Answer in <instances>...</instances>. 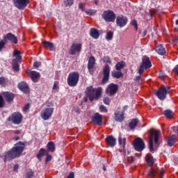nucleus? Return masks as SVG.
Instances as JSON below:
<instances>
[{"label":"nucleus","instance_id":"obj_32","mask_svg":"<svg viewBox=\"0 0 178 178\" xmlns=\"http://www.w3.org/2000/svg\"><path fill=\"white\" fill-rule=\"evenodd\" d=\"M112 76L115 77V79H120L123 77V73L120 71H113L111 72Z\"/></svg>","mask_w":178,"mask_h":178},{"label":"nucleus","instance_id":"obj_13","mask_svg":"<svg viewBox=\"0 0 178 178\" xmlns=\"http://www.w3.org/2000/svg\"><path fill=\"white\" fill-rule=\"evenodd\" d=\"M127 22H129V19H127V17L124 15H120L118 16L116 18V24L118 27H124L126 24H127Z\"/></svg>","mask_w":178,"mask_h":178},{"label":"nucleus","instance_id":"obj_37","mask_svg":"<svg viewBox=\"0 0 178 178\" xmlns=\"http://www.w3.org/2000/svg\"><path fill=\"white\" fill-rule=\"evenodd\" d=\"M106 41H112L113 40V33L112 31H108L106 33Z\"/></svg>","mask_w":178,"mask_h":178},{"label":"nucleus","instance_id":"obj_36","mask_svg":"<svg viewBox=\"0 0 178 178\" xmlns=\"http://www.w3.org/2000/svg\"><path fill=\"white\" fill-rule=\"evenodd\" d=\"M164 115L168 119H172V118H173V111H172V110H165L164 111Z\"/></svg>","mask_w":178,"mask_h":178},{"label":"nucleus","instance_id":"obj_19","mask_svg":"<svg viewBox=\"0 0 178 178\" xmlns=\"http://www.w3.org/2000/svg\"><path fill=\"white\" fill-rule=\"evenodd\" d=\"M2 95L8 102H13V99H15V94L10 92H3Z\"/></svg>","mask_w":178,"mask_h":178},{"label":"nucleus","instance_id":"obj_62","mask_svg":"<svg viewBox=\"0 0 178 178\" xmlns=\"http://www.w3.org/2000/svg\"><path fill=\"white\" fill-rule=\"evenodd\" d=\"M79 9H84V5L83 3H80L79 5Z\"/></svg>","mask_w":178,"mask_h":178},{"label":"nucleus","instance_id":"obj_28","mask_svg":"<svg viewBox=\"0 0 178 178\" xmlns=\"http://www.w3.org/2000/svg\"><path fill=\"white\" fill-rule=\"evenodd\" d=\"M47 152H55V143L52 141L49 142L47 143Z\"/></svg>","mask_w":178,"mask_h":178},{"label":"nucleus","instance_id":"obj_26","mask_svg":"<svg viewBox=\"0 0 178 178\" xmlns=\"http://www.w3.org/2000/svg\"><path fill=\"white\" fill-rule=\"evenodd\" d=\"M95 65V58L94 56H91L90 57L88 62V70H91V69H93Z\"/></svg>","mask_w":178,"mask_h":178},{"label":"nucleus","instance_id":"obj_30","mask_svg":"<svg viewBox=\"0 0 178 178\" xmlns=\"http://www.w3.org/2000/svg\"><path fill=\"white\" fill-rule=\"evenodd\" d=\"M42 44L44 48H49L50 51H54V44L52 42L44 40Z\"/></svg>","mask_w":178,"mask_h":178},{"label":"nucleus","instance_id":"obj_43","mask_svg":"<svg viewBox=\"0 0 178 178\" xmlns=\"http://www.w3.org/2000/svg\"><path fill=\"white\" fill-rule=\"evenodd\" d=\"M29 111H30V104H26L23 108L24 113H28Z\"/></svg>","mask_w":178,"mask_h":178},{"label":"nucleus","instance_id":"obj_12","mask_svg":"<svg viewBox=\"0 0 178 178\" xmlns=\"http://www.w3.org/2000/svg\"><path fill=\"white\" fill-rule=\"evenodd\" d=\"M13 2L17 9L23 10L29 5V0H13Z\"/></svg>","mask_w":178,"mask_h":178},{"label":"nucleus","instance_id":"obj_29","mask_svg":"<svg viewBox=\"0 0 178 178\" xmlns=\"http://www.w3.org/2000/svg\"><path fill=\"white\" fill-rule=\"evenodd\" d=\"M137 124H138V120L135 118L133 119L129 124V128L131 130H134L136 127H137Z\"/></svg>","mask_w":178,"mask_h":178},{"label":"nucleus","instance_id":"obj_8","mask_svg":"<svg viewBox=\"0 0 178 178\" xmlns=\"http://www.w3.org/2000/svg\"><path fill=\"white\" fill-rule=\"evenodd\" d=\"M102 17L105 22H115V19H116V14H115L112 10H106L104 12Z\"/></svg>","mask_w":178,"mask_h":178},{"label":"nucleus","instance_id":"obj_34","mask_svg":"<svg viewBox=\"0 0 178 178\" xmlns=\"http://www.w3.org/2000/svg\"><path fill=\"white\" fill-rule=\"evenodd\" d=\"M125 65H126V63H124V61L118 62L115 65V69L118 71H120L122 70V69L124 67Z\"/></svg>","mask_w":178,"mask_h":178},{"label":"nucleus","instance_id":"obj_3","mask_svg":"<svg viewBox=\"0 0 178 178\" xmlns=\"http://www.w3.org/2000/svg\"><path fill=\"white\" fill-rule=\"evenodd\" d=\"M160 134L161 131L159 130H155L150 132L149 136V148L150 152H154L155 151V149H154V140L155 144H158V141H159Z\"/></svg>","mask_w":178,"mask_h":178},{"label":"nucleus","instance_id":"obj_31","mask_svg":"<svg viewBox=\"0 0 178 178\" xmlns=\"http://www.w3.org/2000/svg\"><path fill=\"white\" fill-rule=\"evenodd\" d=\"M13 56H15V60L17 62H22V56H20V51L19 50H14Z\"/></svg>","mask_w":178,"mask_h":178},{"label":"nucleus","instance_id":"obj_59","mask_svg":"<svg viewBox=\"0 0 178 178\" xmlns=\"http://www.w3.org/2000/svg\"><path fill=\"white\" fill-rule=\"evenodd\" d=\"M140 79H141V75L137 76L135 78L136 81H140Z\"/></svg>","mask_w":178,"mask_h":178},{"label":"nucleus","instance_id":"obj_57","mask_svg":"<svg viewBox=\"0 0 178 178\" xmlns=\"http://www.w3.org/2000/svg\"><path fill=\"white\" fill-rule=\"evenodd\" d=\"M174 72L175 73V74H177V76H178V65L175 66V67L174 68Z\"/></svg>","mask_w":178,"mask_h":178},{"label":"nucleus","instance_id":"obj_63","mask_svg":"<svg viewBox=\"0 0 178 178\" xmlns=\"http://www.w3.org/2000/svg\"><path fill=\"white\" fill-rule=\"evenodd\" d=\"M14 134H20V131L19 130H15L13 131Z\"/></svg>","mask_w":178,"mask_h":178},{"label":"nucleus","instance_id":"obj_22","mask_svg":"<svg viewBox=\"0 0 178 178\" xmlns=\"http://www.w3.org/2000/svg\"><path fill=\"white\" fill-rule=\"evenodd\" d=\"M29 75L31 76V79L32 81L34 83H37L38 80H40V73L35 71H31L29 72Z\"/></svg>","mask_w":178,"mask_h":178},{"label":"nucleus","instance_id":"obj_25","mask_svg":"<svg viewBox=\"0 0 178 178\" xmlns=\"http://www.w3.org/2000/svg\"><path fill=\"white\" fill-rule=\"evenodd\" d=\"M156 52H157L159 55L163 56L166 54V49L162 44H160L156 47Z\"/></svg>","mask_w":178,"mask_h":178},{"label":"nucleus","instance_id":"obj_48","mask_svg":"<svg viewBox=\"0 0 178 178\" xmlns=\"http://www.w3.org/2000/svg\"><path fill=\"white\" fill-rule=\"evenodd\" d=\"M34 177V172L33 171H30L27 172L26 174V178H33Z\"/></svg>","mask_w":178,"mask_h":178},{"label":"nucleus","instance_id":"obj_10","mask_svg":"<svg viewBox=\"0 0 178 178\" xmlns=\"http://www.w3.org/2000/svg\"><path fill=\"white\" fill-rule=\"evenodd\" d=\"M155 94L159 99H161V101H163L166 98V95L168 94V89L166 88V87H165V86H163L160 88L159 90H156Z\"/></svg>","mask_w":178,"mask_h":178},{"label":"nucleus","instance_id":"obj_54","mask_svg":"<svg viewBox=\"0 0 178 178\" xmlns=\"http://www.w3.org/2000/svg\"><path fill=\"white\" fill-rule=\"evenodd\" d=\"M5 84V78L0 77V86H3Z\"/></svg>","mask_w":178,"mask_h":178},{"label":"nucleus","instance_id":"obj_4","mask_svg":"<svg viewBox=\"0 0 178 178\" xmlns=\"http://www.w3.org/2000/svg\"><path fill=\"white\" fill-rule=\"evenodd\" d=\"M80 74L78 72H74L69 74L67 81L70 87H76L79 83Z\"/></svg>","mask_w":178,"mask_h":178},{"label":"nucleus","instance_id":"obj_17","mask_svg":"<svg viewBox=\"0 0 178 178\" xmlns=\"http://www.w3.org/2000/svg\"><path fill=\"white\" fill-rule=\"evenodd\" d=\"M3 40L6 42L7 40L13 42L14 44H17V38L12 33H7L5 36H3Z\"/></svg>","mask_w":178,"mask_h":178},{"label":"nucleus","instance_id":"obj_64","mask_svg":"<svg viewBox=\"0 0 178 178\" xmlns=\"http://www.w3.org/2000/svg\"><path fill=\"white\" fill-rule=\"evenodd\" d=\"M147 30H145L143 33V37H145V35H147Z\"/></svg>","mask_w":178,"mask_h":178},{"label":"nucleus","instance_id":"obj_1","mask_svg":"<svg viewBox=\"0 0 178 178\" xmlns=\"http://www.w3.org/2000/svg\"><path fill=\"white\" fill-rule=\"evenodd\" d=\"M26 144L24 143L19 141L14 145V147L8 151L3 156L4 162H8V161H13V159H16V158H20V155L24 151Z\"/></svg>","mask_w":178,"mask_h":178},{"label":"nucleus","instance_id":"obj_52","mask_svg":"<svg viewBox=\"0 0 178 178\" xmlns=\"http://www.w3.org/2000/svg\"><path fill=\"white\" fill-rule=\"evenodd\" d=\"M46 155H47V156L46 157L45 162H46V163H48V162H49V161H51V159H52V156H49L48 154H46Z\"/></svg>","mask_w":178,"mask_h":178},{"label":"nucleus","instance_id":"obj_35","mask_svg":"<svg viewBox=\"0 0 178 178\" xmlns=\"http://www.w3.org/2000/svg\"><path fill=\"white\" fill-rule=\"evenodd\" d=\"M118 144L119 145H122L123 148L126 147V138H122V136L118 137Z\"/></svg>","mask_w":178,"mask_h":178},{"label":"nucleus","instance_id":"obj_42","mask_svg":"<svg viewBox=\"0 0 178 178\" xmlns=\"http://www.w3.org/2000/svg\"><path fill=\"white\" fill-rule=\"evenodd\" d=\"M86 13L89 16H94L97 13V10H88L86 11Z\"/></svg>","mask_w":178,"mask_h":178},{"label":"nucleus","instance_id":"obj_18","mask_svg":"<svg viewBox=\"0 0 178 178\" xmlns=\"http://www.w3.org/2000/svg\"><path fill=\"white\" fill-rule=\"evenodd\" d=\"M18 88L22 91V92H24L25 94H29L30 92V89L29 88V85L26 83V82H20L18 84Z\"/></svg>","mask_w":178,"mask_h":178},{"label":"nucleus","instance_id":"obj_47","mask_svg":"<svg viewBox=\"0 0 178 178\" xmlns=\"http://www.w3.org/2000/svg\"><path fill=\"white\" fill-rule=\"evenodd\" d=\"M99 110H100V112H104V113H106V112H108V109L104 105H101L99 106Z\"/></svg>","mask_w":178,"mask_h":178},{"label":"nucleus","instance_id":"obj_21","mask_svg":"<svg viewBox=\"0 0 178 178\" xmlns=\"http://www.w3.org/2000/svg\"><path fill=\"white\" fill-rule=\"evenodd\" d=\"M177 141V138H176V136L172 135L170 136H168L167 139V144L168 147H173L175 144H176Z\"/></svg>","mask_w":178,"mask_h":178},{"label":"nucleus","instance_id":"obj_50","mask_svg":"<svg viewBox=\"0 0 178 178\" xmlns=\"http://www.w3.org/2000/svg\"><path fill=\"white\" fill-rule=\"evenodd\" d=\"M104 104L106 105H109V102H111V99H109V97H105L103 100Z\"/></svg>","mask_w":178,"mask_h":178},{"label":"nucleus","instance_id":"obj_38","mask_svg":"<svg viewBox=\"0 0 178 178\" xmlns=\"http://www.w3.org/2000/svg\"><path fill=\"white\" fill-rule=\"evenodd\" d=\"M17 62L20 61H17L16 60H13V69L15 72H19V64H17Z\"/></svg>","mask_w":178,"mask_h":178},{"label":"nucleus","instance_id":"obj_60","mask_svg":"<svg viewBox=\"0 0 178 178\" xmlns=\"http://www.w3.org/2000/svg\"><path fill=\"white\" fill-rule=\"evenodd\" d=\"M47 106H48L47 108H52V106H54V104L47 103Z\"/></svg>","mask_w":178,"mask_h":178},{"label":"nucleus","instance_id":"obj_39","mask_svg":"<svg viewBox=\"0 0 178 178\" xmlns=\"http://www.w3.org/2000/svg\"><path fill=\"white\" fill-rule=\"evenodd\" d=\"M104 63H108V65H112V60H111V58L109 56H104L102 58Z\"/></svg>","mask_w":178,"mask_h":178},{"label":"nucleus","instance_id":"obj_49","mask_svg":"<svg viewBox=\"0 0 178 178\" xmlns=\"http://www.w3.org/2000/svg\"><path fill=\"white\" fill-rule=\"evenodd\" d=\"M144 69L145 67H143V65H140V66L139 67V69H138V73L140 74V76H141V74H143V73H144Z\"/></svg>","mask_w":178,"mask_h":178},{"label":"nucleus","instance_id":"obj_40","mask_svg":"<svg viewBox=\"0 0 178 178\" xmlns=\"http://www.w3.org/2000/svg\"><path fill=\"white\" fill-rule=\"evenodd\" d=\"M6 46V42L5 40H0V52H2L3 49L5 48Z\"/></svg>","mask_w":178,"mask_h":178},{"label":"nucleus","instance_id":"obj_55","mask_svg":"<svg viewBox=\"0 0 178 178\" xmlns=\"http://www.w3.org/2000/svg\"><path fill=\"white\" fill-rule=\"evenodd\" d=\"M74 112H76V113H80L81 111L80 108H79V107H76L73 108Z\"/></svg>","mask_w":178,"mask_h":178},{"label":"nucleus","instance_id":"obj_45","mask_svg":"<svg viewBox=\"0 0 178 178\" xmlns=\"http://www.w3.org/2000/svg\"><path fill=\"white\" fill-rule=\"evenodd\" d=\"M131 24L132 26H134V29H136V30H138V24L137 23V20L136 19H133L131 22Z\"/></svg>","mask_w":178,"mask_h":178},{"label":"nucleus","instance_id":"obj_24","mask_svg":"<svg viewBox=\"0 0 178 178\" xmlns=\"http://www.w3.org/2000/svg\"><path fill=\"white\" fill-rule=\"evenodd\" d=\"M90 35L92 38L97 40V38H99V31L95 28H92L90 31Z\"/></svg>","mask_w":178,"mask_h":178},{"label":"nucleus","instance_id":"obj_27","mask_svg":"<svg viewBox=\"0 0 178 178\" xmlns=\"http://www.w3.org/2000/svg\"><path fill=\"white\" fill-rule=\"evenodd\" d=\"M45 155H48V151L44 148H41L37 154V158L39 161H41V158L45 156Z\"/></svg>","mask_w":178,"mask_h":178},{"label":"nucleus","instance_id":"obj_5","mask_svg":"<svg viewBox=\"0 0 178 178\" xmlns=\"http://www.w3.org/2000/svg\"><path fill=\"white\" fill-rule=\"evenodd\" d=\"M8 122H12L13 124H20L23 122V115L19 112L13 113L7 118Z\"/></svg>","mask_w":178,"mask_h":178},{"label":"nucleus","instance_id":"obj_16","mask_svg":"<svg viewBox=\"0 0 178 178\" xmlns=\"http://www.w3.org/2000/svg\"><path fill=\"white\" fill-rule=\"evenodd\" d=\"M92 122L97 126H101L102 124V115L98 113H95L92 116Z\"/></svg>","mask_w":178,"mask_h":178},{"label":"nucleus","instance_id":"obj_2","mask_svg":"<svg viewBox=\"0 0 178 178\" xmlns=\"http://www.w3.org/2000/svg\"><path fill=\"white\" fill-rule=\"evenodd\" d=\"M102 92V89L101 88H98L97 89H94L92 86L88 87L86 90V94L87 97H88L91 102H92L94 99H99V97H101Z\"/></svg>","mask_w":178,"mask_h":178},{"label":"nucleus","instance_id":"obj_51","mask_svg":"<svg viewBox=\"0 0 178 178\" xmlns=\"http://www.w3.org/2000/svg\"><path fill=\"white\" fill-rule=\"evenodd\" d=\"M59 88V82L55 81L53 86V90H58Z\"/></svg>","mask_w":178,"mask_h":178},{"label":"nucleus","instance_id":"obj_46","mask_svg":"<svg viewBox=\"0 0 178 178\" xmlns=\"http://www.w3.org/2000/svg\"><path fill=\"white\" fill-rule=\"evenodd\" d=\"M5 106V100L2 95H0V108H3Z\"/></svg>","mask_w":178,"mask_h":178},{"label":"nucleus","instance_id":"obj_9","mask_svg":"<svg viewBox=\"0 0 178 178\" xmlns=\"http://www.w3.org/2000/svg\"><path fill=\"white\" fill-rule=\"evenodd\" d=\"M134 147L136 151H138L141 152V151H143V149L145 148V143H144V141L141 138H137L135 139Z\"/></svg>","mask_w":178,"mask_h":178},{"label":"nucleus","instance_id":"obj_6","mask_svg":"<svg viewBox=\"0 0 178 178\" xmlns=\"http://www.w3.org/2000/svg\"><path fill=\"white\" fill-rule=\"evenodd\" d=\"M54 108V107H47L42 110L40 113V116L43 120H49L51 119Z\"/></svg>","mask_w":178,"mask_h":178},{"label":"nucleus","instance_id":"obj_56","mask_svg":"<svg viewBox=\"0 0 178 178\" xmlns=\"http://www.w3.org/2000/svg\"><path fill=\"white\" fill-rule=\"evenodd\" d=\"M18 169H19V165L15 164V165H14V168H13V171H14V172H17Z\"/></svg>","mask_w":178,"mask_h":178},{"label":"nucleus","instance_id":"obj_53","mask_svg":"<svg viewBox=\"0 0 178 178\" xmlns=\"http://www.w3.org/2000/svg\"><path fill=\"white\" fill-rule=\"evenodd\" d=\"M33 66L34 67H40L41 66V62H35Z\"/></svg>","mask_w":178,"mask_h":178},{"label":"nucleus","instance_id":"obj_44","mask_svg":"<svg viewBox=\"0 0 178 178\" xmlns=\"http://www.w3.org/2000/svg\"><path fill=\"white\" fill-rule=\"evenodd\" d=\"M156 175V171L154 169H151L149 171V176L150 177H155V175Z\"/></svg>","mask_w":178,"mask_h":178},{"label":"nucleus","instance_id":"obj_58","mask_svg":"<svg viewBox=\"0 0 178 178\" xmlns=\"http://www.w3.org/2000/svg\"><path fill=\"white\" fill-rule=\"evenodd\" d=\"M164 173H165V170H163V168H162L161 171H160L161 177H162V176H163Z\"/></svg>","mask_w":178,"mask_h":178},{"label":"nucleus","instance_id":"obj_23","mask_svg":"<svg viewBox=\"0 0 178 178\" xmlns=\"http://www.w3.org/2000/svg\"><path fill=\"white\" fill-rule=\"evenodd\" d=\"M115 122H123L124 120V113L122 111H118L115 113Z\"/></svg>","mask_w":178,"mask_h":178},{"label":"nucleus","instance_id":"obj_15","mask_svg":"<svg viewBox=\"0 0 178 178\" xmlns=\"http://www.w3.org/2000/svg\"><path fill=\"white\" fill-rule=\"evenodd\" d=\"M140 65L145 67V70H147V69H150V67H152V64L151 63V60H149V57L147 56H143L142 58V64Z\"/></svg>","mask_w":178,"mask_h":178},{"label":"nucleus","instance_id":"obj_41","mask_svg":"<svg viewBox=\"0 0 178 178\" xmlns=\"http://www.w3.org/2000/svg\"><path fill=\"white\" fill-rule=\"evenodd\" d=\"M74 3L73 0H65L64 5L65 6H72Z\"/></svg>","mask_w":178,"mask_h":178},{"label":"nucleus","instance_id":"obj_61","mask_svg":"<svg viewBox=\"0 0 178 178\" xmlns=\"http://www.w3.org/2000/svg\"><path fill=\"white\" fill-rule=\"evenodd\" d=\"M159 78L161 79V80H165V75L160 74Z\"/></svg>","mask_w":178,"mask_h":178},{"label":"nucleus","instance_id":"obj_33","mask_svg":"<svg viewBox=\"0 0 178 178\" xmlns=\"http://www.w3.org/2000/svg\"><path fill=\"white\" fill-rule=\"evenodd\" d=\"M145 160L149 166H152V165H154V158L151 155L147 154Z\"/></svg>","mask_w":178,"mask_h":178},{"label":"nucleus","instance_id":"obj_11","mask_svg":"<svg viewBox=\"0 0 178 178\" xmlns=\"http://www.w3.org/2000/svg\"><path fill=\"white\" fill-rule=\"evenodd\" d=\"M111 74V67L108 64H106L103 68V79L102 84H106L109 81V74Z\"/></svg>","mask_w":178,"mask_h":178},{"label":"nucleus","instance_id":"obj_14","mask_svg":"<svg viewBox=\"0 0 178 178\" xmlns=\"http://www.w3.org/2000/svg\"><path fill=\"white\" fill-rule=\"evenodd\" d=\"M118 88H119L118 84L110 83L106 90V94L112 97V95H115V94L118 92Z\"/></svg>","mask_w":178,"mask_h":178},{"label":"nucleus","instance_id":"obj_7","mask_svg":"<svg viewBox=\"0 0 178 178\" xmlns=\"http://www.w3.org/2000/svg\"><path fill=\"white\" fill-rule=\"evenodd\" d=\"M83 49V44L81 43H73L69 50L70 55H76L80 54Z\"/></svg>","mask_w":178,"mask_h":178},{"label":"nucleus","instance_id":"obj_20","mask_svg":"<svg viewBox=\"0 0 178 178\" xmlns=\"http://www.w3.org/2000/svg\"><path fill=\"white\" fill-rule=\"evenodd\" d=\"M106 145H108V147H113L114 145H116V138H115L112 136H108L106 138Z\"/></svg>","mask_w":178,"mask_h":178}]
</instances>
